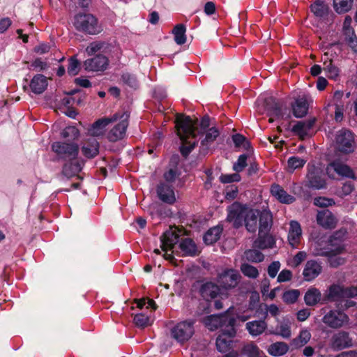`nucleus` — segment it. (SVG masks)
Returning a JSON list of instances; mask_svg holds the SVG:
<instances>
[{
	"label": "nucleus",
	"instance_id": "6e6d98bb",
	"mask_svg": "<svg viewBox=\"0 0 357 357\" xmlns=\"http://www.w3.org/2000/svg\"><path fill=\"white\" fill-rule=\"evenodd\" d=\"M79 135L78 129L75 126H68L61 132L63 138H69L70 139H75Z\"/></svg>",
	"mask_w": 357,
	"mask_h": 357
},
{
	"label": "nucleus",
	"instance_id": "39448f33",
	"mask_svg": "<svg viewBox=\"0 0 357 357\" xmlns=\"http://www.w3.org/2000/svg\"><path fill=\"white\" fill-rule=\"evenodd\" d=\"M56 160L71 161L77 158L79 146L76 143L55 142L51 146Z\"/></svg>",
	"mask_w": 357,
	"mask_h": 357
},
{
	"label": "nucleus",
	"instance_id": "09e8293b",
	"mask_svg": "<svg viewBox=\"0 0 357 357\" xmlns=\"http://www.w3.org/2000/svg\"><path fill=\"white\" fill-rule=\"evenodd\" d=\"M241 271L244 275L250 278H257L259 275L257 268L246 263H244L241 266Z\"/></svg>",
	"mask_w": 357,
	"mask_h": 357
},
{
	"label": "nucleus",
	"instance_id": "0e129e2a",
	"mask_svg": "<svg viewBox=\"0 0 357 357\" xmlns=\"http://www.w3.org/2000/svg\"><path fill=\"white\" fill-rule=\"evenodd\" d=\"M265 310L266 312L264 319L267 317L268 313H269L271 316L275 317L278 315H279L280 312L279 307L275 304H271L269 305H265Z\"/></svg>",
	"mask_w": 357,
	"mask_h": 357
},
{
	"label": "nucleus",
	"instance_id": "37998d69",
	"mask_svg": "<svg viewBox=\"0 0 357 357\" xmlns=\"http://www.w3.org/2000/svg\"><path fill=\"white\" fill-rule=\"evenodd\" d=\"M275 334L282 336L283 338H289L291 335V323L289 320H283L275 328Z\"/></svg>",
	"mask_w": 357,
	"mask_h": 357
},
{
	"label": "nucleus",
	"instance_id": "bb28decb",
	"mask_svg": "<svg viewBox=\"0 0 357 357\" xmlns=\"http://www.w3.org/2000/svg\"><path fill=\"white\" fill-rule=\"evenodd\" d=\"M268 324L264 319L253 320L245 324V329L252 337L263 334L267 329Z\"/></svg>",
	"mask_w": 357,
	"mask_h": 357
},
{
	"label": "nucleus",
	"instance_id": "c85d7f7f",
	"mask_svg": "<svg viewBox=\"0 0 357 357\" xmlns=\"http://www.w3.org/2000/svg\"><path fill=\"white\" fill-rule=\"evenodd\" d=\"M66 162L63 166L62 174L68 178L77 175L82 170L84 165V162L77 160V158Z\"/></svg>",
	"mask_w": 357,
	"mask_h": 357
},
{
	"label": "nucleus",
	"instance_id": "69168bd1",
	"mask_svg": "<svg viewBox=\"0 0 357 357\" xmlns=\"http://www.w3.org/2000/svg\"><path fill=\"white\" fill-rule=\"evenodd\" d=\"M280 268V263L278 261L272 262L268 267V273L269 276L274 278Z\"/></svg>",
	"mask_w": 357,
	"mask_h": 357
},
{
	"label": "nucleus",
	"instance_id": "603ef678",
	"mask_svg": "<svg viewBox=\"0 0 357 357\" xmlns=\"http://www.w3.org/2000/svg\"><path fill=\"white\" fill-rule=\"evenodd\" d=\"M80 70V63L74 56L71 57L68 61V66L67 72L69 75L75 76L78 74Z\"/></svg>",
	"mask_w": 357,
	"mask_h": 357
},
{
	"label": "nucleus",
	"instance_id": "8fccbe9b",
	"mask_svg": "<svg viewBox=\"0 0 357 357\" xmlns=\"http://www.w3.org/2000/svg\"><path fill=\"white\" fill-rule=\"evenodd\" d=\"M243 353L248 357H259L261 351L256 344L250 343L243 347Z\"/></svg>",
	"mask_w": 357,
	"mask_h": 357
},
{
	"label": "nucleus",
	"instance_id": "9b49d317",
	"mask_svg": "<svg viewBox=\"0 0 357 357\" xmlns=\"http://www.w3.org/2000/svg\"><path fill=\"white\" fill-rule=\"evenodd\" d=\"M337 149L344 153H349L354 149V137L352 132L348 130L342 129L337 132L335 137Z\"/></svg>",
	"mask_w": 357,
	"mask_h": 357
},
{
	"label": "nucleus",
	"instance_id": "7ed1b4c3",
	"mask_svg": "<svg viewBox=\"0 0 357 357\" xmlns=\"http://www.w3.org/2000/svg\"><path fill=\"white\" fill-rule=\"evenodd\" d=\"M194 319H186L178 322L171 328V336L178 343L183 344L189 341L195 333Z\"/></svg>",
	"mask_w": 357,
	"mask_h": 357
},
{
	"label": "nucleus",
	"instance_id": "aec40b11",
	"mask_svg": "<svg viewBox=\"0 0 357 357\" xmlns=\"http://www.w3.org/2000/svg\"><path fill=\"white\" fill-rule=\"evenodd\" d=\"M317 224L325 229H334L337 224V219L328 209L319 211L316 217Z\"/></svg>",
	"mask_w": 357,
	"mask_h": 357
},
{
	"label": "nucleus",
	"instance_id": "20e7f679",
	"mask_svg": "<svg viewBox=\"0 0 357 357\" xmlns=\"http://www.w3.org/2000/svg\"><path fill=\"white\" fill-rule=\"evenodd\" d=\"M73 24L77 31L87 34L96 35L101 31L97 19L91 14H77Z\"/></svg>",
	"mask_w": 357,
	"mask_h": 357
},
{
	"label": "nucleus",
	"instance_id": "7c9ffc66",
	"mask_svg": "<svg viewBox=\"0 0 357 357\" xmlns=\"http://www.w3.org/2000/svg\"><path fill=\"white\" fill-rule=\"evenodd\" d=\"M47 84L46 77L43 75L38 74L31 79L29 86L33 93L40 94L47 89Z\"/></svg>",
	"mask_w": 357,
	"mask_h": 357
},
{
	"label": "nucleus",
	"instance_id": "6ab92c4d",
	"mask_svg": "<svg viewBox=\"0 0 357 357\" xmlns=\"http://www.w3.org/2000/svg\"><path fill=\"white\" fill-rule=\"evenodd\" d=\"M176 227H169L160 237L161 248L163 251L172 250L178 241L180 234Z\"/></svg>",
	"mask_w": 357,
	"mask_h": 357
},
{
	"label": "nucleus",
	"instance_id": "4d7b16f0",
	"mask_svg": "<svg viewBox=\"0 0 357 357\" xmlns=\"http://www.w3.org/2000/svg\"><path fill=\"white\" fill-rule=\"evenodd\" d=\"M314 204L319 207H328L334 205L335 202L331 198L318 197L314 198Z\"/></svg>",
	"mask_w": 357,
	"mask_h": 357
},
{
	"label": "nucleus",
	"instance_id": "72a5a7b5",
	"mask_svg": "<svg viewBox=\"0 0 357 357\" xmlns=\"http://www.w3.org/2000/svg\"><path fill=\"white\" fill-rule=\"evenodd\" d=\"M275 243L274 238L266 234H260L259 232V237L254 242V245L255 248L259 249H266V248H272L274 247Z\"/></svg>",
	"mask_w": 357,
	"mask_h": 357
},
{
	"label": "nucleus",
	"instance_id": "423d86ee",
	"mask_svg": "<svg viewBox=\"0 0 357 357\" xmlns=\"http://www.w3.org/2000/svg\"><path fill=\"white\" fill-rule=\"evenodd\" d=\"M264 107L268 116H270L269 122L271 123L275 120L288 119L290 117L288 108L283 107L281 102L272 96L264 100Z\"/></svg>",
	"mask_w": 357,
	"mask_h": 357
},
{
	"label": "nucleus",
	"instance_id": "79ce46f5",
	"mask_svg": "<svg viewBox=\"0 0 357 357\" xmlns=\"http://www.w3.org/2000/svg\"><path fill=\"white\" fill-rule=\"evenodd\" d=\"M222 229L220 227H214L211 228L204 236V242L211 245L216 242L220 237Z\"/></svg>",
	"mask_w": 357,
	"mask_h": 357
},
{
	"label": "nucleus",
	"instance_id": "f8f14e48",
	"mask_svg": "<svg viewBox=\"0 0 357 357\" xmlns=\"http://www.w3.org/2000/svg\"><path fill=\"white\" fill-rule=\"evenodd\" d=\"M322 321L331 328H340L349 324V318L340 310H330L322 318Z\"/></svg>",
	"mask_w": 357,
	"mask_h": 357
},
{
	"label": "nucleus",
	"instance_id": "cd10ccee",
	"mask_svg": "<svg viewBox=\"0 0 357 357\" xmlns=\"http://www.w3.org/2000/svg\"><path fill=\"white\" fill-rule=\"evenodd\" d=\"M308 107V98L305 96L298 97L292 105L293 114L296 118L303 117L307 114Z\"/></svg>",
	"mask_w": 357,
	"mask_h": 357
},
{
	"label": "nucleus",
	"instance_id": "0eeeda50",
	"mask_svg": "<svg viewBox=\"0 0 357 357\" xmlns=\"http://www.w3.org/2000/svg\"><path fill=\"white\" fill-rule=\"evenodd\" d=\"M233 308L229 307L224 314L207 316L204 318L203 323L211 331L215 330L223 326L228 328L229 326H234L236 323L235 318L230 314Z\"/></svg>",
	"mask_w": 357,
	"mask_h": 357
},
{
	"label": "nucleus",
	"instance_id": "3c124183",
	"mask_svg": "<svg viewBox=\"0 0 357 357\" xmlns=\"http://www.w3.org/2000/svg\"><path fill=\"white\" fill-rule=\"evenodd\" d=\"M300 291L298 289L286 291L282 295V300L287 304L294 303L299 297Z\"/></svg>",
	"mask_w": 357,
	"mask_h": 357
},
{
	"label": "nucleus",
	"instance_id": "774afa93",
	"mask_svg": "<svg viewBox=\"0 0 357 357\" xmlns=\"http://www.w3.org/2000/svg\"><path fill=\"white\" fill-rule=\"evenodd\" d=\"M346 40L349 47L355 52H357V37L355 33L346 36Z\"/></svg>",
	"mask_w": 357,
	"mask_h": 357
},
{
	"label": "nucleus",
	"instance_id": "052dcab7",
	"mask_svg": "<svg viewBox=\"0 0 357 357\" xmlns=\"http://www.w3.org/2000/svg\"><path fill=\"white\" fill-rule=\"evenodd\" d=\"M122 81L130 86V87L135 88L137 86V82L136 77L130 74V73H124L121 76Z\"/></svg>",
	"mask_w": 357,
	"mask_h": 357
},
{
	"label": "nucleus",
	"instance_id": "680f3d73",
	"mask_svg": "<svg viewBox=\"0 0 357 357\" xmlns=\"http://www.w3.org/2000/svg\"><path fill=\"white\" fill-rule=\"evenodd\" d=\"M232 140L237 147H244L246 148L248 146V142L246 140V138L241 135L236 134L232 136Z\"/></svg>",
	"mask_w": 357,
	"mask_h": 357
},
{
	"label": "nucleus",
	"instance_id": "a878e982",
	"mask_svg": "<svg viewBox=\"0 0 357 357\" xmlns=\"http://www.w3.org/2000/svg\"><path fill=\"white\" fill-rule=\"evenodd\" d=\"M271 195L280 203L290 204L295 202L294 196L288 194L282 187L278 184H273L271 188Z\"/></svg>",
	"mask_w": 357,
	"mask_h": 357
},
{
	"label": "nucleus",
	"instance_id": "f257e3e1",
	"mask_svg": "<svg viewBox=\"0 0 357 357\" xmlns=\"http://www.w3.org/2000/svg\"><path fill=\"white\" fill-rule=\"evenodd\" d=\"M197 123V120L193 121L190 116H181L176 118L177 135L182 142L181 153L185 157L189 155L197 143L196 139Z\"/></svg>",
	"mask_w": 357,
	"mask_h": 357
},
{
	"label": "nucleus",
	"instance_id": "f3484780",
	"mask_svg": "<svg viewBox=\"0 0 357 357\" xmlns=\"http://www.w3.org/2000/svg\"><path fill=\"white\" fill-rule=\"evenodd\" d=\"M236 335L234 326L223 330L216 339L217 349L221 353L227 352L232 342L231 338Z\"/></svg>",
	"mask_w": 357,
	"mask_h": 357
},
{
	"label": "nucleus",
	"instance_id": "c9c22d12",
	"mask_svg": "<svg viewBox=\"0 0 357 357\" xmlns=\"http://www.w3.org/2000/svg\"><path fill=\"white\" fill-rule=\"evenodd\" d=\"M326 297L328 301H336L344 298V287L339 284L331 285L327 291Z\"/></svg>",
	"mask_w": 357,
	"mask_h": 357
},
{
	"label": "nucleus",
	"instance_id": "a18cd8bd",
	"mask_svg": "<svg viewBox=\"0 0 357 357\" xmlns=\"http://www.w3.org/2000/svg\"><path fill=\"white\" fill-rule=\"evenodd\" d=\"M306 162V160L298 156H291L287 160V170L289 172H293L297 169L302 168Z\"/></svg>",
	"mask_w": 357,
	"mask_h": 357
},
{
	"label": "nucleus",
	"instance_id": "13d9d810",
	"mask_svg": "<svg viewBox=\"0 0 357 357\" xmlns=\"http://www.w3.org/2000/svg\"><path fill=\"white\" fill-rule=\"evenodd\" d=\"M247 158L248 156L245 154L241 155L236 162L234 164L233 169L236 172H241L247 166Z\"/></svg>",
	"mask_w": 357,
	"mask_h": 357
},
{
	"label": "nucleus",
	"instance_id": "dca6fc26",
	"mask_svg": "<svg viewBox=\"0 0 357 357\" xmlns=\"http://www.w3.org/2000/svg\"><path fill=\"white\" fill-rule=\"evenodd\" d=\"M108 66L109 59L102 54H97L84 62V68L89 72H103L107 68Z\"/></svg>",
	"mask_w": 357,
	"mask_h": 357
},
{
	"label": "nucleus",
	"instance_id": "473e14b6",
	"mask_svg": "<svg viewBox=\"0 0 357 357\" xmlns=\"http://www.w3.org/2000/svg\"><path fill=\"white\" fill-rule=\"evenodd\" d=\"M82 151L86 158H94L99 153V142L95 138H89L82 147Z\"/></svg>",
	"mask_w": 357,
	"mask_h": 357
},
{
	"label": "nucleus",
	"instance_id": "9d476101",
	"mask_svg": "<svg viewBox=\"0 0 357 357\" xmlns=\"http://www.w3.org/2000/svg\"><path fill=\"white\" fill-rule=\"evenodd\" d=\"M130 114L127 112H123L121 114H118L119 123L114 126L107 133V137L109 142H117L122 139L126 132L128 126V119Z\"/></svg>",
	"mask_w": 357,
	"mask_h": 357
},
{
	"label": "nucleus",
	"instance_id": "ea45409f",
	"mask_svg": "<svg viewBox=\"0 0 357 357\" xmlns=\"http://www.w3.org/2000/svg\"><path fill=\"white\" fill-rule=\"evenodd\" d=\"M288 349L289 347L286 343L278 342L268 347V352L273 356H280L285 354Z\"/></svg>",
	"mask_w": 357,
	"mask_h": 357
},
{
	"label": "nucleus",
	"instance_id": "1a4fd4ad",
	"mask_svg": "<svg viewBox=\"0 0 357 357\" xmlns=\"http://www.w3.org/2000/svg\"><path fill=\"white\" fill-rule=\"evenodd\" d=\"M249 208L246 205L241 204L238 202H234L227 208V220L232 223L233 226L238 228L243 225L247 212Z\"/></svg>",
	"mask_w": 357,
	"mask_h": 357
},
{
	"label": "nucleus",
	"instance_id": "de8ad7c7",
	"mask_svg": "<svg viewBox=\"0 0 357 357\" xmlns=\"http://www.w3.org/2000/svg\"><path fill=\"white\" fill-rule=\"evenodd\" d=\"M245 258L252 262H261L264 260V255L257 250H248L244 253Z\"/></svg>",
	"mask_w": 357,
	"mask_h": 357
},
{
	"label": "nucleus",
	"instance_id": "4be33fe9",
	"mask_svg": "<svg viewBox=\"0 0 357 357\" xmlns=\"http://www.w3.org/2000/svg\"><path fill=\"white\" fill-rule=\"evenodd\" d=\"M315 121V119L313 118L305 121H298L296 124L293 126L291 130L300 138L303 139L313 134V127Z\"/></svg>",
	"mask_w": 357,
	"mask_h": 357
},
{
	"label": "nucleus",
	"instance_id": "5fc2aeb1",
	"mask_svg": "<svg viewBox=\"0 0 357 357\" xmlns=\"http://www.w3.org/2000/svg\"><path fill=\"white\" fill-rule=\"evenodd\" d=\"M324 70L329 78L335 79L338 76L339 70L337 68L333 65L331 60L324 61Z\"/></svg>",
	"mask_w": 357,
	"mask_h": 357
},
{
	"label": "nucleus",
	"instance_id": "412c9836",
	"mask_svg": "<svg viewBox=\"0 0 357 357\" xmlns=\"http://www.w3.org/2000/svg\"><path fill=\"white\" fill-rule=\"evenodd\" d=\"M352 346V339L349 337V333L339 331L335 333L331 340V347L334 350H342Z\"/></svg>",
	"mask_w": 357,
	"mask_h": 357
},
{
	"label": "nucleus",
	"instance_id": "f704fd0d",
	"mask_svg": "<svg viewBox=\"0 0 357 357\" xmlns=\"http://www.w3.org/2000/svg\"><path fill=\"white\" fill-rule=\"evenodd\" d=\"M219 287L213 282H206L201 288V294L206 300L215 298L219 294Z\"/></svg>",
	"mask_w": 357,
	"mask_h": 357
},
{
	"label": "nucleus",
	"instance_id": "b1692460",
	"mask_svg": "<svg viewBox=\"0 0 357 357\" xmlns=\"http://www.w3.org/2000/svg\"><path fill=\"white\" fill-rule=\"evenodd\" d=\"M157 194L159 199L163 202L172 204L176 202V197L172 187L162 183L157 188Z\"/></svg>",
	"mask_w": 357,
	"mask_h": 357
},
{
	"label": "nucleus",
	"instance_id": "ddd939ff",
	"mask_svg": "<svg viewBox=\"0 0 357 357\" xmlns=\"http://www.w3.org/2000/svg\"><path fill=\"white\" fill-rule=\"evenodd\" d=\"M241 278L238 271L233 268L226 269L218 275V282L221 287L230 289L238 285Z\"/></svg>",
	"mask_w": 357,
	"mask_h": 357
},
{
	"label": "nucleus",
	"instance_id": "58836bf2",
	"mask_svg": "<svg viewBox=\"0 0 357 357\" xmlns=\"http://www.w3.org/2000/svg\"><path fill=\"white\" fill-rule=\"evenodd\" d=\"M179 248L185 255L195 256L197 255V246L190 238L183 239L179 244Z\"/></svg>",
	"mask_w": 357,
	"mask_h": 357
},
{
	"label": "nucleus",
	"instance_id": "864d4df0",
	"mask_svg": "<svg viewBox=\"0 0 357 357\" xmlns=\"http://www.w3.org/2000/svg\"><path fill=\"white\" fill-rule=\"evenodd\" d=\"M135 325L140 328H144L150 325V317L144 313L136 314L134 317Z\"/></svg>",
	"mask_w": 357,
	"mask_h": 357
},
{
	"label": "nucleus",
	"instance_id": "c756f323",
	"mask_svg": "<svg viewBox=\"0 0 357 357\" xmlns=\"http://www.w3.org/2000/svg\"><path fill=\"white\" fill-rule=\"evenodd\" d=\"M247 213L243 223L249 232L255 233L258 228L259 211L250 208Z\"/></svg>",
	"mask_w": 357,
	"mask_h": 357
},
{
	"label": "nucleus",
	"instance_id": "49530a36",
	"mask_svg": "<svg viewBox=\"0 0 357 357\" xmlns=\"http://www.w3.org/2000/svg\"><path fill=\"white\" fill-rule=\"evenodd\" d=\"M353 0H333V6L337 13L349 11L352 6Z\"/></svg>",
	"mask_w": 357,
	"mask_h": 357
},
{
	"label": "nucleus",
	"instance_id": "4468645a",
	"mask_svg": "<svg viewBox=\"0 0 357 357\" xmlns=\"http://www.w3.org/2000/svg\"><path fill=\"white\" fill-rule=\"evenodd\" d=\"M326 171L328 177L331 178H335V174L352 179L356 178L353 170L348 165L337 160L329 163Z\"/></svg>",
	"mask_w": 357,
	"mask_h": 357
},
{
	"label": "nucleus",
	"instance_id": "e433bc0d",
	"mask_svg": "<svg viewBox=\"0 0 357 357\" xmlns=\"http://www.w3.org/2000/svg\"><path fill=\"white\" fill-rule=\"evenodd\" d=\"M321 296V292L318 289L311 287L306 291L305 294V303L308 306H314L319 302Z\"/></svg>",
	"mask_w": 357,
	"mask_h": 357
},
{
	"label": "nucleus",
	"instance_id": "a211bd4d",
	"mask_svg": "<svg viewBox=\"0 0 357 357\" xmlns=\"http://www.w3.org/2000/svg\"><path fill=\"white\" fill-rule=\"evenodd\" d=\"M118 113L114 114L112 117L102 118L95 121L89 129L88 132L91 136L99 137L105 132L106 127L111 123L117 121Z\"/></svg>",
	"mask_w": 357,
	"mask_h": 357
},
{
	"label": "nucleus",
	"instance_id": "393cba45",
	"mask_svg": "<svg viewBox=\"0 0 357 357\" xmlns=\"http://www.w3.org/2000/svg\"><path fill=\"white\" fill-rule=\"evenodd\" d=\"M289 226L288 241L293 248H296L300 243L302 236L301 227V225L295 220L291 221Z\"/></svg>",
	"mask_w": 357,
	"mask_h": 357
},
{
	"label": "nucleus",
	"instance_id": "4c0bfd02",
	"mask_svg": "<svg viewBox=\"0 0 357 357\" xmlns=\"http://www.w3.org/2000/svg\"><path fill=\"white\" fill-rule=\"evenodd\" d=\"M109 45L102 41H95L90 43L86 48V52L89 55H93L98 52L107 53L109 50Z\"/></svg>",
	"mask_w": 357,
	"mask_h": 357
},
{
	"label": "nucleus",
	"instance_id": "a19ab883",
	"mask_svg": "<svg viewBox=\"0 0 357 357\" xmlns=\"http://www.w3.org/2000/svg\"><path fill=\"white\" fill-rule=\"evenodd\" d=\"M311 11L318 17H324L328 13V6L321 1H316L310 6Z\"/></svg>",
	"mask_w": 357,
	"mask_h": 357
},
{
	"label": "nucleus",
	"instance_id": "c03bdc74",
	"mask_svg": "<svg viewBox=\"0 0 357 357\" xmlns=\"http://www.w3.org/2000/svg\"><path fill=\"white\" fill-rule=\"evenodd\" d=\"M186 29L184 24H178L172 30V33L174 36V40L178 45H183L186 42L185 36Z\"/></svg>",
	"mask_w": 357,
	"mask_h": 357
},
{
	"label": "nucleus",
	"instance_id": "6e6552de",
	"mask_svg": "<svg viewBox=\"0 0 357 357\" xmlns=\"http://www.w3.org/2000/svg\"><path fill=\"white\" fill-rule=\"evenodd\" d=\"M307 185L309 188L320 190L326 188V181L322 169L310 162L307 165Z\"/></svg>",
	"mask_w": 357,
	"mask_h": 357
},
{
	"label": "nucleus",
	"instance_id": "338daca9",
	"mask_svg": "<svg viewBox=\"0 0 357 357\" xmlns=\"http://www.w3.org/2000/svg\"><path fill=\"white\" fill-rule=\"evenodd\" d=\"M238 195V188L235 185L228 186L225 191V197L227 199L232 200L236 197Z\"/></svg>",
	"mask_w": 357,
	"mask_h": 357
},
{
	"label": "nucleus",
	"instance_id": "bf43d9fd",
	"mask_svg": "<svg viewBox=\"0 0 357 357\" xmlns=\"http://www.w3.org/2000/svg\"><path fill=\"white\" fill-rule=\"evenodd\" d=\"M241 176L238 172L231 174H222L220 177V181L222 183H230L232 182L239 181Z\"/></svg>",
	"mask_w": 357,
	"mask_h": 357
},
{
	"label": "nucleus",
	"instance_id": "5701e85b",
	"mask_svg": "<svg viewBox=\"0 0 357 357\" xmlns=\"http://www.w3.org/2000/svg\"><path fill=\"white\" fill-rule=\"evenodd\" d=\"M322 271L320 262L316 260H309L306 262L303 271V275L306 281H312L317 278Z\"/></svg>",
	"mask_w": 357,
	"mask_h": 357
},
{
	"label": "nucleus",
	"instance_id": "f03ea898",
	"mask_svg": "<svg viewBox=\"0 0 357 357\" xmlns=\"http://www.w3.org/2000/svg\"><path fill=\"white\" fill-rule=\"evenodd\" d=\"M347 235V231L345 229L335 231L329 237L326 246L322 247L319 243H315L313 255L331 257L342 253L345 249L344 241Z\"/></svg>",
	"mask_w": 357,
	"mask_h": 357
},
{
	"label": "nucleus",
	"instance_id": "2eb2a0df",
	"mask_svg": "<svg viewBox=\"0 0 357 357\" xmlns=\"http://www.w3.org/2000/svg\"><path fill=\"white\" fill-rule=\"evenodd\" d=\"M220 132L215 127L210 128L204 133H202L199 137V151L202 155L206 154L212 148L215 139L219 136Z\"/></svg>",
	"mask_w": 357,
	"mask_h": 357
},
{
	"label": "nucleus",
	"instance_id": "e2e57ef3",
	"mask_svg": "<svg viewBox=\"0 0 357 357\" xmlns=\"http://www.w3.org/2000/svg\"><path fill=\"white\" fill-rule=\"evenodd\" d=\"M311 338V333L308 330H302L298 337L297 341L301 345L307 344Z\"/></svg>",
	"mask_w": 357,
	"mask_h": 357
},
{
	"label": "nucleus",
	"instance_id": "2f4dec72",
	"mask_svg": "<svg viewBox=\"0 0 357 357\" xmlns=\"http://www.w3.org/2000/svg\"><path fill=\"white\" fill-rule=\"evenodd\" d=\"M258 222L259 232L260 234H266L270 231L273 218L271 213L268 211H259Z\"/></svg>",
	"mask_w": 357,
	"mask_h": 357
}]
</instances>
